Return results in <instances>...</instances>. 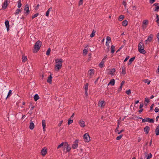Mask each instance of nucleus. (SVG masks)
<instances>
[{"label": "nucleus", "mask_w": 159, "mask_h": 159, "mask_svg": "<svg viewBox=\"0 0 159 159\" xmlns=\"http://www.w3.org/2000/svg\"><path fill=\"white\" fill-rule=\"evenodd\" d=\"M124 131V129H122L120 131L118 132L117 133L118 134H120L121 133Z\"/></svg>", "instance_id": "nucleus-58"}, {"label": "nucleus", "mask_w": 159, "mask_h": 159, "mask_svg": "<svg viewBox=\"0 0 159 159\" xmlns=\"http://www.w3.org/2000/svg\"><path fill=\"white\" fill-rule=\"evenodd\" d=\"M55 62L56 63L55 69L56 70L58 71L62 67V59H56L55 60Z\"/></svg>", "instance_id": "nucleus-1"}, {"label": "nucleus", "mask_w": 159, "mask_h": 159, "mask_svg": "<svg viewBox=\"0 0 159 159\" xmlns=\"http://www.w3.org/2000/svg\"><path fill=\"white\" fill-rule=\"evenodd\" d=\"M95 32H96L94 30H93V31H92V32L91 34L90 35V37L91 38L93 37L94 36L95 34Z\"/></svg>", "instance_id": "nucleus-33"}, {"label": "nucleus", "mask_w": 159, "mask_h": 159, "mask_svg": "<svg viewBox=\"0 0 159 159\" xmlns=\"http://www.w3.org/2000/svg\"><path fill=\"white\" fill-rule=\"evenodd\" d=\"M128 24V21L127 20H124L122 23V25L123 26H126Z\"/></svg>", "instance_id": "nucleus-26"}, {"label": "nucleus", "mask_w": 159, "mask_h": 159, "mask_svg": "<svg viewBox=\"0 0 159 159\" xmlns=\"http://www.w3.org/2000/svg\"><path fill=\"white\" fill-rule=\"evenodd\" d=\"M156 73H159V66H158V67L157 70L156 71Z\"/></svg>", "instance_id": "nucleus-64"}, {"label": "nucleus", "mask_w": 159, "mask_h": 159, "mask_svg": "<svg viewBox=\"0 0 159 159\" xmlns=\"http://www.w3.org/2000/svg\"><path fill=\"white\" fill-rule=\"evenodd\" d=\"M123 136V135H120L119 136H118L116 138V139L117 140H119Z\"/></svg>", "instance_id": "nucleus-42"}, {"label": "nucleus", "mask_w": 159, "mask_h": 159, "mask_svg": "<svg viewBox=\"0 0 159 159\" xmlns=\"http://www.w3.org/2000/svg\"><path fill=\"white\" fill-rule=\"evenodd\" d=\"M39 98V97L38 94H35L34 96V99L35 101H37Z\"/></svg>", "instance_id": "nucleus-25"}, {"label": "nucleus", "mask_w": 159, "mask_h": 159, "mask_svg": "<svg viewBox=\"0 0 159 159\" xmlns=\"http://www.w3.org/2000/svg\"><path fill=\"white\" fill-rule=\"evenodd\" d=\"M47 153V151L46 149L43 148L41 150L42 155L43 156H45Z\"/></svg>", "instance_id": "nucleus-19"}, {"label": "nucleus", "mask_w": 159, "mask_h": 159, "mask_svg": "<svg viewBox=\"0 0 159 159\" xmlns=\"http://www.w3.org/2000/svg\"><path fill=\"white\" fill-rule=\"evenodd\" d=\"M153 6H155L153 8V11H158L159 10V4L158 3H154Z\"/></svg>", "instance_id": "nucleus-9"}, {"label": "nucleus", "mask_w": 159, "mask_h": 159, "mask_svg": "<svg viewBox=\"0 0 159 159\" xmlns=\"http://www.w3.org/2000/svg\"><path fill=\"white\" fill-rule=\"evenodd\" d=\"M115 68H113L111 69L109 73L110 74L113 75L115 72Z\"/></svg>", "instance_id": "nucleus-24"}, {"label": "nucleus", "mask_w": 159, "mask_h": 159, "mask_svg": "<svg viewBox=\"0 0 159 159\" xmlns=\"http://www.w3.org/2000/svg\"><path fill=\"white\" fill-rule=\"evenodd\" d=\"M42 125L43 129V131H45V127H46V121L44 120H43L42 121Z\"/></svg>", "instance_id": "nucleus-17"}, {"label": "nucleus", "mask_w": 159, "mask_h": 159, "mask_svg": "<svg viewBox=\"0 0 159 159\" xmlns=\"http://www.w3.org/2000/svg\"><path fill=\"white\" fill-rule=\"evenodd\" d=\"M153 37V35L152 34L150 35L148 37L147 40H148V42H150L152 41Z\"/></svg>", "instance_id": "nucleus-23"}, {"label": "nucleus", "mask_w": 159, "mask_h": 159, "mask_svg": "<svg viewBox=\"0 0 159 159\" xmlns=\"http://www.w3.org/2000/svg\"><path fill=\"white\" fill-rule=\"evenodd\" d=\"M155 131L156 135L157 136L159 135V125L156 127Z\"/></svg>", "instance_id": "nucleus-22"}, {"label": "nucleus", "mask_w": 159, "mask_h": 159, "mask_svg": "<svg viewBox=\"0 0 159 159\" xmlns=\"http://www.w3.org/2000/svg\"><path fill=\"white\" fill-rule=\"evenodd\" d=\"M152 155L151 153H150L147 157V159H150L152 157Z\"/></svg>", "instance_id": "nucleus-46"}, {"label": "nucleus", "mask_w": 159, "mask_h": 159, "mask_svg": "<svg viewBox=\"0 0 159 159\" xmlns=\"http://www.w3.org/2000/svg\"><path fill=\"white\" fill-rule=\"evenodd\" d=\"M5 25L7 29V30L8 31L9 30L10 27L9 25V22L8 20H7L5 21Z\"/></svg>", "instance_id": "nucleus-16"}, {"label": "nucleus", "mask_w": 159, "mask_h": 159, "mask_svg": "<svg viewBox=\"0 0 159 159\" xmlns=\"http://www.w3.org/2000/svg\"><path fill=\"white\" fill-rule=\"evenodd\" d=\"M41 45L42 42L40 40L37 41L35 43L34 46V49L33 50V52H37L40 49Z\"/></svg>", "instance_id": "nucleus-2"}, {"label": "nucleus", "mask_w": 159, "mask_h": 159, "mask_svg": "<svg viewBox=\"0 0 159 159\" xmlns=\"http://www.w3.org/2000/svg\"><path fill=\"white\" fill-rule=\"evenodd\" d=\"M115 47L114 45H112L111 47V52L112 53H113L115 52Z\"/></svg>", "instance_id": "nucleus-27"}, {"label": "nucleus", "mask_w": 159, "mask_h": 159, "mask_svg": "<svg viewBox=\"0 0 159 159\" xmlns=\"http://www.w3.org/2000/svg\"><path fill=\"white\" fill-rule=\"evenodd\" d=\"M104 62L105 61H102L99 64V67L101 68H102L103 67Z\"/></svg>", "instance_id": "nucleus-30"}, {"label": "nucleus", "mask_w": 159, "mask_h": 159, "mask_svg": "<svg viewBox=\"0 0 159 159\" xmlns=\"http://www.w3.org/2000/svg\"><path fill=\"white\" fill-rule=\"evenodd\" d=\"M135 57H134L129 59L128 63V65H130L135 59Z\"/></svg>", "instance_id": "nucleus-18"}, {"label": "nucleus", "mask_w": 159, "mask_h": 159, "mask_svg": "<svg viewBox=\"0 0 159 159\" xmlns=\"http://www.w3.org/2000/svg\"><path fill=\"white\" fill-rule=\"evenodd\" d=\"M79 141V139H76L74 142V144L72 145V148L73 149H76L78 147Z\"/></svg>", "instance_id": "nucleus-6"}, {"label": "nucleus", "mask_w": 159, "mask_h": 159, "mask_svg": "<svg viewBox=\"0 0 159 159\" xmlns=\"http://www.w3.org/2000/svg\"><path fill=\"white\" fill-rule=\"evenodd\" d=\"M154 111L155 112L157 113L159 111V108L157 107H155Z\"/></svg>", "instance_id": "nucleus-50"}, {"label": "nucleus", "mask_w": 159, "mask_h": 159, "mask_svg": "<svg viewBox=\"0 0 159 159\" xmlns=\"http://www.w3.org/2000/svg\"><path fill=\"white\" fill-rule=\"evenodd\" d=\"M79 124L80 126L82 127H84L85 126L84 122L82 120H80L79 121Z\"/></svg>", "instance_id": "nucleus-15"}, {"label": "nucleus", "mask_w": 159, "mask_h": 159, "mask_svg": "<svg viewBox=\"0 0 159 159\" xmlns=\"http://www.w3.org/2000/svg\"><path fill=\"white\" fill-rule=\"evenodd\" d=\"M144 131L145 132L146 134H148L150 130V127L148 126H146L144 128Z\"/></svg>", "instance_id": "nucleus-14"}, {"label": "nucleus", "mask_w": 159, "mask_h": 159, "mask_svg": "<svg viewBox=\"0 0 159 159\" xmlns=\"http://www.w3.org/2000/svg\"><path fill=\"white\" fill-rule=\"evenodd\" d=\"M124 17L123 15H120L119 18H118V20L119 21H121L124 18Z\"/></svg>", "instance_id": "nucleus-35"}, {"label": "nucleus", "mask_w": 159, "mask_h": 159, "mask_svg": "<svg viewBox=\"0 0 159 159\" xmlns=\"http://www.w3.org/2000/svg\"><path fill=\"white\" fill-rule=\"evenodd\" d=\"M51 49L50 48H49L48 49L47 51L46 52V55L48 56L49 55L50 52H51Z\"/></svg>", "instance_id": "nucleus-36"}, {"label": "nucleus", "mask_w": 159, "mask_h": 159, "mask_svg": "<svg viewBox=\"0 0 159 159\" xmlns=\"http://www.w3.org/2000/svg\"><path fill=\"white\" fill-rule=\"evenodd\" d=\"M125 93L128 94V95H129L131 93V90L130 89H129L128 90L126 91Z\"/></svg>", "instance_id": "nucleus-43"}, {"label": "nucleus", "mask_w": 159, "mask_h": 159, "mask_svg": "<svg viewBox=\"0 0 159 159\" xmlns=\"http://www.w3.org/2000/svg\"><path fill=\"white\" fill-rule=\"evenodd\" d=\"M24 11H26L25 12V14H26V16L29 14L30 11L29 10V5L28 4H26L25 5L24 8Z\"/></svg>", "instance_id": "nucleus-8"}, {"label": "nucleus", "mask_w": 159, "mask_h": 159, "mask_svg": "<svg viewBox=\"0 0 159 159\" xmlns=\"http://www.w3.org/2000/svg\"><path fill=\"white\" fill-rule=\"evenodd\" d=\"M110 42L107 41L106 43V45L107 46H108V47H109V43H110Z\"/></svg>", "instance_id": "nucleus-51"}, {"label": "nucleus", "mask_w": 159, "mask_h": 159, "mask_svg": "<svg viewBox=\"0 0 159 159\" xmlns=\"http://www.w3.org/2000/svg\"><path fill=\"white\" fill-rule=\"evenodd\" d=\"M52 74H51L50 75H49V76L48 77V78L47 80V82L49 84H51L52 83Z\"/></svg>", "instance_id": "nucleus-12"}, {"label": "nucleus", "mask_w": 159, "mask_h": 159, "mask_svg": "<svg viewBox=\"0 0 159 159\" xmlns=\"http://www.w3.org/2000/svg\"><path fill=\"white\" fill-rule=\"evenodd\" d=\"M106 39H107V41L111 42V38L109 36H107V37Z\"/></svg>", "instance_id": "nucleus-47"}, {"label": "nucleus", "mask_w": 159, "mask_h": 159, "mask_svg": "<svg viewBox=\"0 0 159 159\" xmlns=\"http://www.w3.org/2000/svg\"><path fill=\"white\" fill-rule=\"evenodd\" d=\"M84 141L88 142L90 140V137L88 133L85 134L84 135Z\"/></svg>", "instance_id": "nucleus-5"}, {"label": "nucleus", "mask_w": 159, "mask_h": 159, "mask_svg": "<svg viewBox=\"0 0 159 159\" xmlns=\"http://www.w3.org/2000/svg\"><path fill=\"white\" fill-rule=\"evenodd\" d=\"M157 37L158 41H159V33L157 34Z\"/></svg>", "instance_id": "nucleus-63"}, {"label": "nucleus", "mask_w": 159, "mask_h": 159, "mask_svg": "<svg viewBox=\"0 0 159 159\" xmlns=\"http://www.w3.org/2000/svg\"><path fill=\"white\" fill-rule=\"evenodd\" d=\"M63 122V120H61L60 121V123L58 124V126H60Z\"/></svg>", "instance_id": "nucleus-57"}, {"label": "nucleus", "mask_w": 159, "mask_h": 159, "mask_svg": "<svg viewBox=\"0 0 159 159\" xmlns=\"http://www.w3.org/2000/svg\"><path fill=\"white\" fill-rule=\"evenodd\" d=\"M142 122L144 123L146 122H148L149 123H153L154 122L153 119H150L148 118L146 119H142Z\"/></svg>", "instance_id": "nucleus-4"}, {"label": "nucleus", "mask_w": 159, "mask_h": 159, "mask_svg": "<svg viewBox=\"0 0 159 159\" xmlns=\"http://www.w3.org/2000/svg\"><path fill=\"white\" fill-rule=\"evenodd\" d=\"M21 11L20 10V9H17L16 11L15 14L16 15H18L19 14L20 12H21Z\"/></svg>", "instance_id": "nucleus-32"}, {"label": "nucleus", "mask_w": 159, "mask_h": 159, "mask_svg": "<svg viewBox=\"0 0 159 159\" xmlns=\"http://www.w3.org/2000/svg\"><path fill=\"white\" fill-rule=\"evenodd\" d=\"M145 101L147 103H148L149 102V99L147 98H145Z\"/></svg>", "instance_id": "nucleus-56"}, {"label": "nucleus", "mask_w": 159, "mask_h": 159, "mask_svg": "<svg viewBox=\"0 0 159 159\" xmlns=\"http://www.w3.org/2000/svg\"><path fill=\"white\" fill-rule=\"evenodd\" d=\"M123 46H124L123 45L121 46L116 52L117 53L121 49V48L123 47Z\"/></svg>", "instance_id": "nucleus-54"}, {"label": "nucleus", "mask_w": 159, "mask_h": 159, "mask_svg": "<svg viewBox=\"0 0 159 159\" xmlns=\"http://www.w3.org/2000/svg\"><path fill=\"white\" fill-rule=\"evenodd\" d=\"M38 15H39V13H37L35 14L33 16H32V19H33L34 18L37 17L38 16Z\"/></svg>", "instance_id": "nucleus-45"}, {"label": "nucleus", "mask_w": 159, "mask_h": 159, "mask_svg": "<svg viewBox=\"0 0 159 159\" xmlns=\"http://www.w3.org/2000/svg\"><path fill=\"white\" fill-rule=\"evenodd\" d=\"M27 60V58L26 57L22 56V61L23 62H25Z\"/></svg>", "instance_id": "nucleus-28"}, {"label": "nucleus", "mask_w": 159, "mask_h": 159, "mask_svg": "<svg viewBox=\"0 0 159 159\" xmlns=\"http://www.w3.org/2000/svg\"><path fill=\"white\" fill-rule=\"evenodd\" d=\"M21 0H19L17 2V3H18V6L17 7L18 8H20L22 5V4L21 3Z\"/></svg>", "instance_id": "nucleus-29"}, {"label": "nucleus", "mask_w": 159, "mask_h": 159, "mask_svg": "<svg viewBox=\"0 0 159 159\" xmlns=\"http://www.w3.org/2000/svg\"><path fill=\"white\" fill-rule=\"evenodd\" d=\"M95 71L93 69H91L88 72V73L89 75V78H91L94 74Z\"/></svg>", "instance_id": "nucleus-10"}, {"label": "nucleus", "mask_w": 159, "mask_h": 159, "mask_svg": "<svg viewBox=\"0 0 159 159\" xmlns=\"http://www.w3.org/2000/svg\"><path fill=\"white\" fill-rule=\"evenodd\" d=\"M107 55L106 56H105L104 57V58L102 59V61H105L106 60V58H107Z\"/></svg>", "instance_id": "nucleus-61"}, {"label": "nucleus", "mask_w": 159, "mask_h": 159, "mask_svg": "<svg viewBox=\"0 0 159 159\" xmlns=\"http://www.w3.org/2000/svg\"><path fill=\"white\" fill-rule=\"evenodd\" d=\"M125 83V81H123L120 84V85H121V86H122Z\"/></svg>", "instance_id": "nucleus-62"}, {"label": "nucleus", "mask_w": 159, "mask_h": 159, "mask_svg": "<svg viewBox=\"0 0 159 159\" xmlns=\"http://www.w3.org/2000/svg\"><path fill=\"white\" fill-rule=\"evenodd\" d=\"M73 122V119H69L68 122V125H70V124H72Z\"/></svg>", "instance_id": "nucleus-39"}, {"label": "nucleus", "mask_w": 159, "mask_h": 159, "mask_svg": "<svg viewBox=\"0 0 159 159\" xmlns=\"http://www.w3.org/2000/svg\"><path fill=\"white\" fill-rule=\"evenodd\" d=\"M143 82L145 83H147L148 84H149L150 82V81L148 79H145L143 80Z\"/></svg>", "instance_id": "nucleus-34"}, {"label": "nucleus", "mask_w": 159, "mask_h": 159, "mask_svg": "<svg viewBox=\"0 0 159 159\" xmlns=\"http://www.w3.org/2000/svg\"><path fill=\"white\" fill-rule=\"evenodd\" d=\"M156 17L157 19L156 22H158L159 21V16L158 14H156Z\"/></svg>", "instance_id": "nucleus-48"}, {"label": "nucleus", "mask_w": 159, "mask_h": 159, "mask_svg": "<svg viewBox=\"0 0 159 159\" xmlns=\"http://www.w3.org/2000/svg\"><path fill=\"white\" fill-rule=\"evenodd\" d=\"M65 144V143L64 142L62 143L61 144L59 145L57 147V148L59 149L61 147L63 146L64 144Z\"/></svg>", "instance_id": "nucleus-41"}, {"label": "nucleus", "mask_w": 159, "mask_h": 159, "mask_svg": "<svg viewBox=\"0 0 159 159\" xmlns=\"http://www.w3.org/2000/svg\"><path fill=\"white\" fill-rule=\"evenodd\" d=\"M63 148H64V149L65 148H66L67 152H69L71 149V148L69 146V145L67 142H65V143L64 146L63 147Z\"/></svg>", "instance_id": "nucleus-7"}, {"label": "nucleus", "mask_w": 159, "mask_h": 159, "mask_svg": "<svg viewBox=\"0 0 159 159\" xmlns=\"http://www.w3.org/2000/svg\"><path fill=\"white\" fill-rule=\"evenodd\" d=\"M104 101H101L99 103V106H100L101 107H102L103 106H104Z\"/></svg>", "instance_id": "nucleus-31"}, {"label": "nucleus", "mask_w": 159, "mask_h": 159, "mask_svg": "<svg viewBox=\"0 0 159 159\" xmlns=\"http://www.w3.org/2000/svg\"><path fill=\"white\" fill-rule=\"evenodd\" d=\"M115 84V80L114 79H113L111 80L109 83L108 84V85H109L110 84H111V85H114Z\"/></svg>", "instance_id": "nucleus-21"}, {"label": "nucleus", "mask_w": 159, "mask_h": 159, "mask_svg": "<svg viewBox=\"0 0 159 159\" xmlns=\"http://www.w3.org/2000/svg\"><path fill=\"white\" fill-rule=\"evenodd\" d=\"M120 69H122V71L121 72V73L123 74V75H125L126 73V69L125 67L124 66L122 67H121Z\"/></svg>", "instance_id": "nucleus-20"}, {"label": "nucleus", "mask_w": 159, "mask_h": 159, "mask_svg": "<svg viewBox=\"0 0 159 159\" xmlns=\"http://www.w3.org/2000/svg\"><path fill=\"white\" fill-rule=\"evenodd\" d=\"M155 1V0H150L149 2L150 3L152 4Z\"/></svg>", "instance_id": "nucleus-55"}, {"label": "nucleus", "mask_w": 159, "mask_h": 159, "mask_svg": "<svg viewBox=\"0 0 159 159\" xmlns=\"http://www.w3.org/2000/svg\"><path fill=\"white\" fill-rule=\"evenodd\" d=\"M122 4L123 5H124V6H126V2L124 0L123 1Z\"/></svg>", "instance_id": "nucleus-60"}, {"label": "nucleus", "mask_w": 159, "mask_h": 159, "mask_svg": "<svg viewBox=\"0 0 159 159\" xmlns=\"http://www.w3.org/2000/svg\"><path fill=\"white\" fill-rule=\"evenodd\" d=\"M34 124L33 123L32 120H30V122L29 125V128L30 129L32 130L34 129Z\"/></svg>", "instance_id": "nucleus-13"}, {"label": "nucleus", "mask_w": 159, "mask_h": 159, "mask_svg": "<svg viewBox=\"0 0 159 159\" xmlns=\"http://www.w3.org/2000/svg\"><path fill=\"white\" fill-rule=\"evenodd\" d=\"M129 58V56H127L125 59L124 61V62H126Z\"/></svg>", "instance_id": "nucleus-49"}, {"label": "nucleus", "mask_w": 159, "mask_h": 159, "mask_svg": "<svg viewBox=\"0 0 159 159\" xmlns=\"http://www.w3.org/2000/svg\"><path fill=\"white\" fill-rule=\"evenodd\" d=\"M8 0H5L3 3V4L2 6V8L3 9H5L8 6Z\"/></svg>", "instance_id": "nucleus-11"}, {"label": "nucleus", "mask_w": 159, "mask_h": 159, "mask_svg": "<svg viewBox=\"0 0 159 159\" xmlns=\"http://www.w3.org/2000/svg\"><path fill=\"white\" fill-rule=\"evenodd\" d=\"M89 84L88 83H86L85 84V87H84V90H88V88Z\"/></svg>", "instance_id": "nucleus-44"}, {"label": "nucleus", "mask_w": 159, "mask_h": 159, "mask_svg": "<svg viewBox=\"0 0 159 159\" xmlns=\"http://www.w3.org/2000/svg\"><path fill=\"white\" fill-rule=\"evenodd\" d=\"M39 4H38L37 6H36L35 9V10H38V9H39Z\"/></svg>", "instance_id": "nucleus-52"}, {"label": "nucleus", "mask_w": 159, "mask_h": 159, "mask_svg": "<svg viewBox=\"0 0 159 159\" xmlns=\"http://www.w3.org/2000/svg\"><path fill=\"white\" fill-rule=\"evenodd\" d=\"M88 52V50L87 49H84L83 51V54L85 55L87 54Z\"/></svg>", "instance_id": "nucleus-40"}, {"label": "nucleus", "mask_w": 159, "mask_h": 159, "mask_svg": "<svg viewBox=\"0 0 159 159\" xmlns=\"http://www.w3.org/2000/svg\"><path fill=\"white\" fill-rule=\"evenodd\" d=\"M148 20H144L143 21V24L145 25H147L148 24Z\"/></svg>", "instance_id": "nucleus-37"}, {"label": "nucleus", "mask_w": 159, "mask_h": 159, "mask_svg": "<svg viewBox=\"0 0 159 159\" xmlns=\"http://www.w3.org/2000/svg\"><path fill=\"white\" fill-rule=\"evenodd\" d=\"M143 103L141 104L139 106V108H141L143 107Z\"/></svg>", "instance_id": "nucleus-59"}, {"label": "nucleus", "mask_w": 159, "mask_h": 159, "mask_svg": "<svg viewBox=\"0 0 159 159\" xmlns=\"http://www.w3.org/2000/svg\"><path fill=\"white\" fill-rule=\"evenodd\" d=\"M138 49L139 51L141 53L145 54L146 52L144 49V44L143 42H140L138 46Z\"/></svg>", "instance_id": "nucleus-3"}, {"label": "nucleus", "mask_w": 159, "mask_h": 159, "mask_svg": "<svg viewBox=\"0 0 159 159\" xmlns=\"http://www.w3.org/2000/svg\"><path fill=\"white\" fill-rule=\"evenodd\" d=\"M49 11L48 10L47 11L46 13V16H49Z\"/></svg>", "instance_id": "nucleus-53"}, {"label": "nucleus", "mask_w": 159, "mask_h": 159, "mask_svg": "<svg viewBox=\"0 0 159 159\" xmlns=\"http://www.w3.org/2000/svg\"><path fill=\"white\" fill-rule=\"evenodd\" d=\"M11 92H12V91L11 90H9L8 92V94H7V98H8V97H10L11 94Z\"/></svg>", "instance_id": "nucleus-38"}]
</instances>
